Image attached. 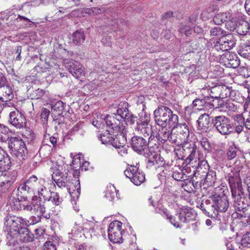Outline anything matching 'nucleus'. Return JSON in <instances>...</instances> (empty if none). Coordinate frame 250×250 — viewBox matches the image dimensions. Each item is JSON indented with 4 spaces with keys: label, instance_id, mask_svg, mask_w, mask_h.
Segmentation results:
<instances>
[{
    "label": "nucleus",
    "instance_id": "40",
    "mask_svg": "<svg viewBox=\"0 0 250 250\" xmlns=\"http://www.w3.org/2000/svg\"><path fill=\"white\" fill-rule=\"evenodd\" d=\"M9 131L10 130L7 127L0 124V141L5 142L8 139Z\"/></svg>",
    "mask_w": 250,
    "mask_h": 250
},
{
    "label": "nucleus",
    "instance_id": "4",
    "mask_svg": "<svg viewBox=\"0 0 250 250\" xmlns=\"http://www.w3.org/2000/svg\"><path fill=\"white\" fill-rule=\"evenodd\" d=\"M23 208L30 211L32 214L34 215L30 218V223H29L30 225L35 224L40 221L41 216L48 218V217L45 215V205L37 196H33L30 204L24 206Z\"/></svg>",
    "mask_w": 250,
    "mask_h": 250
},
{
    "label": "nucleus",
    "instance_id": "61",
    "mask_svg": "<svg viewBox=\"0 0 250 250\" xmlns=\"http://www.w3.org/2000/svg\"><path fill=\"white\" fill-rule=\"evenodd\" d=\"M200 225V222H196L195 223L192 224V227L194 231H198L199 227Z\"/></svg>",
    "mask_w": 250,
    "mask_h": 250
},
{
    "label": "nucleus",
    "instance_id": "64",
    "mask_svg": "<svg viewBox=\"0 0 250 250\" xmlns=\"http://www.w3.org/2000/svg\"><path fill=\"white\" fill-rule=\"evenodd\" d=\"M173 13L172 12H168L166 13L163 15V18L164 19H168L171 17H172Z\"/></svg>",
    "mask_w": 250,
    "mask_h": 250
},
{
    "label": "nucleus",
    "instance_id": "10",
    "mask_svg": "<svg viewBox=\"0 0 250 250\" xmlns=\"http://www.w3.org/2000/svg\"><path fill=\"white\" fill-rule=\"evenodd\" d=\"M144 114L146 116V119L143 121L140 120L139 122H137V126L136 128V131L140 134H143L145 137H148L150 134V137L148 138V140H152L155 138V129L153 130L151 125L149 124V117L146 115V113L142 111V115Z\"/></svg>",
    "mask_w": 250,
    "mask_h": 250
},
{
    "label": "nucleus",
    "instance_id": "27",
    "mask_svg": "<svg viewBox=\"0 0 250 250\" xmlns=\"http://www.w3.org/2000/svg\"><path fill=\"white\" fill-rule=\"evenodd\" d=\"M125 242V250H136L137 246L136 243V237L133 234H128L127 236H124L123 240Z\"/></svg>",
    "mask_w": 250,
    "mask_h": 250
},
{
    "label": "nucleus",
    "instance_id": "30",
    "mask_svg": "<svg viewBox=\"0 0 250 250\" xmlns=\"http://www.w3.org/2000/svg\"><path fill=\"white\" fill-rule=\"evenodd\" d=\"M112 144L110 145L117 148H123L126 143V139L123 134H119L115 135V137L113 135V140L111 141Z\"/></svg>",
    "mask_w": 250,
    "mask_h": 250
},
{
    "label": "nucleus",
    "instance_id": "48",
    "mask_svg": "<svg viewBox=\"0 0 250 250\" xmlns=\"http://www.w3.org/2000/svg\"><path fill=\"white\" fill-rule=\"evenodd\" d=\"M238 73L244 78H248L250 76V69L247 67H240L238 69Z\"/></svg>",
    "mask_w": 250,
    "mask_h": 250
},
{
    "label": "nucleus",
    "instance_id": "17",
    "mask_svg": "<svg viewBox=\"0 0 250 250\" xmlns=\"http://www.w3.org/2000/svg\"><path fill=\"white\" fill-rule=\"evenodd\" d=\"M220 61L227 67L235 68L240 64V60L236 54L230 52H227L223 54Z\"/></svg>",
    "mask_w": 250,
    "mask_h": 250
},
{
    "label": "nucleus",
    "instance_id": "55",
    "mask_svg": "<svg viewBox=\"0 0 250 250\" xmlns=\"http://www.w3.org/2000/svg\"><path fill=\"white\" fill-rule=\"evenodd\" d=\"M7 83L6 79L3 75L0 72V87L7 85L8 84H7Z\"/></svg>",
    "mask_w": 250,
    "mask_h": 250
},
{
    "label": "nucleus",
    "instance_id": "29",
    "mask_svg": "<svg viewBox=\"0 0 250 250\" xmlns=\"http://www.w3.org/2000/svg\"><path fill=\"white\" fill-rule=\"evenodd\" d=\"M196 16H194L193 18L190 17L188 22H182L180 24L179 31L182 35L184 34L186 36H189L191 34V26L192 25H189V23L193 24V22L196 21Z\"/></svg>",
    "mask_w": 250,
    "mask_h": 250
},
{
    "label": "nucleus",
    "instance_id": "9",
    "mask_svg": "<svg viewBox=\"0 0 250 250\" xmlns=\"http://www.w3.org/2000/svg\"><path fill=\"white\" fill-rule=\"evenodd\" d=\"M30 221L25 220L21 217L12 216L8 218L4 222V225L9 228L7 235H13L25 226L30 225Z\"/></svg>",
    "mask_w": 250,
    "mask_h": 250
},
{
    "label": "nucleus",
    "instance_id": "5",
    "mask_svg": "<svg viewBox=\"0 0 250 250\" xmlns=\"http://www.w3.org/2000/svg\"><path fill=\"white\" fill-rule=\"evenodd\" d=\"M205 104V108L208 107L210 109H216L219 108H228L229 109H233L234 108V105L231 101H228L224 103L222 99H216L213 100L212 103H206L205 100L203 99H196L192 102V107L196 109H203L201 107Z\"/></svg>",
    "mask_w": 250,
    "mask_h": 250
},
{
    "label": "nucleus",
    "instance_id": "60",
    "mask_svg": "<svg viewBox=\"0 0 250 250\" xmlns=\"http://www.w3.org/2000/svg\"><path fill=\"white\" fill-rule=\"evenodd\" d=\"M82 230V228L80 227H79L77 225H76L75 226H74L72 229V233H79V232H80Z\"/></svg>",
    "mask_w": 250,
    "mask_h": 250
},
{
    "label": "nucleus",
    "instance_id": "37",
    "mask_svg": "<svg viewBox=\"0 0 250 250\" xmlns=\"http://www.w3.org/2000/svg\"><path fill=\"white\" fill-rule=\"evenodd\" d=\"M236 125L235 131L238 134H243L246 137V140L250 142V132L245 129V126L243 124Z\"/></svg>",
    "mask_w": 250,
    "mask_h": 250
},
{
    "label": "nucleus",
    "instance_id": "13",
    "mask_svg": "<svg viewBox=\"0 0 250 250\" xmlns=\"http://www.w3.org/2000/svg\"><path fill=\"white\" fill-rule=\"evenodd\" d=\"M125 175L135 185L139 186L145 180V174L135 166H131L124 171Z\"/></svg>",
    "mask_w": 250,
    "mask_h": 250
},
{
    "label": "nucleus",
    "instance_id": "32",
    "mask_svg": "<svg viewBox=\"0 0 250 250\" xmlns=\"http://www.w3.org/2000/svg\"><path fill=\"white\" fill-rule=\"evenodd\" d=\"M173 170L172 177L175 180L182 181L188 179V176L180 167H175Z\"/></svg>",
    "mask_w": 250,
    "mask_h": 250
},
{
    "label": "nucleus",
    "instance_id": "8",
    "mask_svg": "<svg viewBox=\"0 0 250 250\" xmlns=\"http://www.w3.org/2000/svg\"><path fill=\"white\" fill-rule=\"evenodd\" d=\"M8 147L11 154L18 158L20 162L24 160L27 149L25 143L21 139L11 138L8 141Z\"/></svg>",
    "mask_w": 250,
    "mask_h": 250
},
{
    "label": "nucleus",
    "instance_id": "53",
    "mask_svg": "<svg viewBox=\"0 0 250 250\" xmlns=\"http://www.w3.org/2000/svg\"><path fill=\"white\" fill-rule=\"evenodd\" d=\"M17 172L15 170L10 172L8 173V177L10 179L6 181L7 183H9V185L12 184L14 183L17 177Z\"/></svg>",
    "mask_w": 250,
    "mask_h": 250
},
{
    "label": "nucleus",
    "instance_id": "46",
    "mask_svg": "<svg viewBox=\"0 0 250 250\" xmlns=\"http://www.w3.org/2000/svg\"><path fill=\"white\" fill-rule=\"evenodd\" d=\"M82 162H81L80 156L79 155H75L73 159L72 165L74 166L75 165L79 164L80 167H84V169L86 170L87 168H86V167H87L88 165H89L88 162H85L84 163L82 164Z\"/></svg>",
    "mask_w": 250,
    "mask_h": 250
},
{
    "label": "nucleus",
    "instance_id": "56",
    "mask_svg": "<svg viewBox=\"0 0 250 250\" xmlns=\"http://www.w3.org/2000/svg\"><path fill=\"white\" fill-rule=\"evenodd\" d=\"M34 93L36 94L35 98L37 99H40L44 94L43 91L42 89H37L35 91Z\"/></svg>",
    "mask_w": 250,
    "mask_h": 250
},
{
    "label": "nucleus",
    "instance_id": "1",
    "mask_svg": "<svg viewBox=\"0 0 250 250\" xmlns=\"http://www.w3.org/2000/svg\"><path fill=\"white\" fill-rule=\"evenodd\" d=\"M71 168V166L63 164L54 170L52 174V179L55 184L61 188H64L69 194L72 196L75 191L79 193L80 183L79 180L71 179L68 176V172Z\"/></svg>",
    "mask_w": 250,
    "mask_h": 250
},
{
    "label": "nucleus",
    "instance_id": "50",
    "mask_svg": "<svg viewBox=\"0 0 250 250\" xmlns=\"http://www.w3.org/2000/svg\"><path fill=\"white\" fill-rule=\"evenodd\" d=\"M51 109H63L64 108V104L62 101H58L55 103L52 102L50 104Z\"/></svg>",
    "mask_w": 250,
    "mask_h": 250
},
{
    "label": "nucleus",
    "instance_id": "6",
    "mask_svg": "<svg viewBox=\"0 0 250 250\" xmlns=\"http://www.w3.org/2000/svg\"><path fill=\"white\" fill-rule=\"evenodd\" d=\"M231 190L232 197L234 199L233 206L238 210L244 208V201L240 196L241 187L239 186L240 178L236 173L234 176H230L229 179Z\"/></svg>",
    "mask_w": 250,
    "mask_h": 250
},
{
    "label": "nucleus",
    "instance_id": "49",
    "mask_svg": "<svg viewBox=\"0 0 250 250\" xmlns=\"http://www.w3.org/2000/svg\"><path fill=\"white\" fill-rule=\"evenodd\" d=\"M233 120L235 122L237 123L238 124H243L245 125L246 117L243 115V112L242 114H236L234 115Z\"/></svg>",
    "mask_w": 250,
    "mask_h": 250
},
{
    "label": "nucleus",
    "instance_id": "51",
    "mask_svg": "<svg viewBox=\"0 0 250 250\" xmlns=\"http://www.w3.org/2000/svg\"><path fill=\"white\" fill-rule=\"evenodd\" d=\"M226 25L229 30L230 31L236 30V32H237V21H235L229 20L226 22Z\"/></svg>",
    "mask_w": 250,
    "mask_h": 250
},
{
    "label": "nucleus",
    "instance_id": "43",
    "mask_svg": "<svg viewBox=\"0 0 250 250\" xmlns=\"http://www.w3.org/2000/svg\"><path fill=\"white\" fill-rule=\"evenodd\" d=\"M163 213L174 227L177 228L180 227L178 222L175 221V218L170 214L169 212L167 209H163Z\"/></svg>",
    "mask_w": 250,
    "mask_h": 250
},
{
    "label": "nucleus",
    "instance_id": "20",
    "mask_svg": "<svg viewBox=\"0 0 250 250\" xmlns=\"http://www.w3.org/2000/svg\"><path fill=\"white\" fill-rule=\"evenodd\" d=\"M171 114V110H154V118L158 126H167L168 118Z\"/></svg>",
    "mask_w": 250,
    "mask_h": 250
},
{
    "label": "nucleus",
    "instance_id": "25",
    "mask_svg": "<svg viewBox=\"0 0 250 250\" xmlns=\"http://www.w3.org/2000/svg\"><path fill=\"white\" fill-rule=\"evenodd\" d=\"M237 34L241 36L250 35V24L246 20L239 19L237 21Z\"/></svg>",
    "mask_w": 250,
    "mask_h": 250
},
{
    "label": "nucleus",
    "instance_id": "18",
    "mask_svg": "<svg viewBox=\"0 0 250 250\" xmlns=\"http://www.w3.org/2000/svg\"><path fill=\"white\" fill-rule=\"evenodd\" d=\"M9 122L17 128H21L25 125L26 119L23 114L20 110H14L10 113Z\"/></svg>",
    "mask_w": 250,
    "mask_h": 250
},
{
    "label": "nucleus",
    "instance_id": "45",
    "mask_svg": "<svg viewBox=\"0 0 250 250\" xmlns=\"http://www.w3.org/2000/svg\"><path fill=\"white\" fill-rule=\"evenodd\" d=\"M211 36L222 37L225 35L224 31L219 26L212 28L210 31Z\"/></svg>",
    "mask_w": 250,
    "mask_h": 250
},
{
    "label": "nucleus",
    "instance_id": "21",
    "mask_svg": "<svg viewBox=\"0 0 250 250\" xmlns=\"http://www.w3.org/2000/svg\"><path fill=\"white\" fill-rule=\"evenodd\" d=\"M38 183L37 177L35 175H32L23 184H21L18 189H21L28 193H32L35 189V187Z\"/></svg>",
    "mask_w": 250,
    "mask_h": 250
},
{
    "label": "nucleus",
    "instance_id": "15",
    "mask_svg": "<svg viewBox=\"0 0 250 250\" xmlns=\"http://www.w3.org/2000/svg\"><path fill=\"white\" fill-rule=\"evenodd\" d=\"M236 44V40L231 34H225L219 37L215 44L217 50L227 51L232 48Z\"/></svg>",
    "mask_w": 250,
    "mask_h": 250
},
{
    "label": "nucleus",
    "instance_id": "26",
    "mask_svg": "<svg viewBox=\"0 0 250 250\" xmlns=\"http://www.w3.org/2000/svg\"><path fill=\"white\" fill-rule=\"evenodd\" d=\"M14 97L13 90L7 85L0 87V100L2 102L11 101Z\"/></svg>",
    "mask_w": 250,
    "mask_h": 250
},
{
    "label": "nucleus",
    "instance_id": "44",
    "mask_svg": "<svg viewBox=\"0 0 250 250\" xmlns=\"http://www.w3.org/2000/svg\"><path fill=\"white\" fill-rule=\"evenodd\" d=\"M241 244L243 247L250 248V231L247 232L243 235Z\"/></svg>",
    "mask_w": 250,
    "mask_h": 250
},
{
    "label": "nucleus",
    "instance_id": "19",
    "mask_svg": "<svg viewBox=\"0 0 250 250\" xmlns=\"http://www.w3.org/2000/svg\"><path fill=\"white\" fill-rule=\"evenodd\" d=\"M66 64L69 72L76 78L78 79L84 75V68L78 62L70 61Z\"/></svg>",
    "mask_w": 250,
    "mask_h": 250
},
{
    "label": "nucleus",
    "instance_id": "24",
    "mask_svg": "<svg viewBox=\"0 0 250 250\" xmlns=\"http://www.w3.org/2000/svg\"><path fill=\"white\" fill-rule=\"evenodd\" d=\"M179 219L184 223H187L194 220L196 217V214L190 209L183 207L179 209Z\"/></svg>",
    "mask_w": 250,
    "mask_h": 250
},
{
    "label": "nucleus",
    "instance_id": "62",
    "mask_svg": "<svg viewBox=\"0 0 250 250\" xmlns=\"http://www.w3.org/2000/svg\"><path fill=\"white\" fill-rule=\"evenodd\" d=\"M243 115L246 117V121L250 120V110H244L243 112Z\"/></svg>",
    "mask_w": 250,
    "mask_h": 250
},
{
    "label": "nucleus",
    "instance_id": "58",
    "mask_svg": "<svg viewBox=\"0 0 250 250\" xmlns=\"http://www.w3.org/2000/svg\"><path fill=\"white\" fill-rule=\"evenodd\" d=\"M102 42L103 44L106 46H110L111 44L110 39L109 38V39H107L106 37H104L102 41Z\"/></svg>",
    "mask_w": 250,
    "mask_h": 250
},
{
    "label": "nucleus",
    "instance_id": "36",
    "mask_svg": "<svg viewBox=\"0 0 250 250\" xmlns=\"http://www.w3.org/2000/svg\"><path fill=\"white\" fill-rule=\"evenodd\" d=\"M38 193L39 197H38L39 200H42V198L44 200L46 201L49 198V195L51 193L50 191L44 186H42L38 188Z\"/></svg>",
    "mask_w": 250,
    "mask_h": 250
},
{
    "label": "nucleus",
    "instance_id": "31",
    "mask_svg": "<svg viewBox=\"0 0 250 250\" xmlns=\"http://www.w3.org/2000/svg\"><path fill=\"white\" fill-rule=\"evenodd\" d=\"M113 135L108 130L104 131L102 133L98 134V138L101 141L102 144L106 145H110L113 140Z\"/></svg>",
    "mask_w": 250,
    "mask_h": 250
},
{
    "label": "nucleus",
    "instance_id": "54",
    "mask_svg": "<svg viewBox=\"0 0 250 250\" xmlns=\"http://www.w3.org/2000/svg\"><path fill=\"white\" fill-rule=\"evenodd\" d=\"M44 250H57L56 246L51 242H46L44 245Z\"/></svg>",
    "mask_w": 250,
    "mask_h": 250
},
{
    "label": "nucleus",
    "instance_id": "42",
    "mask_svg": "<svg viewBox=\"0 0 250 250\" xmlns=\"http://www.w3.org/2000/svg\"><path fill=\"white\" fill-rule=\"evenodd\" d=\"M115 190L116 189L114 187L108 188L105 192V198L108 201H112L114 199L116 195Z\"/></svg>",
    "mask_w": 250,
    "mask_h": 250
},
{
    "label": "nucleus",
    "instance_id": "34",
    "mask_svg": "<svg viewBox=\"0 0 250 250\" xmlns=\"http://www.w3.org/2000/svg\"><path fill=\"white\" fill-rule=\"evenodd\" d=\"M239 148L234 144L230 145L227 150L226 159L228 160H231L236 157Z\"/></svg>",
    "mask_w": 250,
    "mask_h": 250
},
{
    "label": "nucleus",
    "instance_id": "3",
    "mask_svg": "<svg viewBox=\"0 0 250 250\" xmlns=\"http://www.w3.org/2000/svg\"><path fill=\"white\" fill-rule=\"evenodd\" d=\"M178 138L184 142L182 147L183 157H186L187 162L189 163L195 156L196 151V145L193 143H188V138L189 135V130L188 125L185 124H179L177 127Z\"/></svg>",
    "mask_w": 250,
    "mask_h": 250
},
{
    "label": "nucleus",
    "instance_id": "22",
    "mask_svg": "<svg viewBox=\"0 0 250 250\" xmlns=\"http://www.w3.org/2000/svg\"><path fill=\"white\" fill-rule=\"evenodd\" d=\"M11 166V162L8 154L0 147V175L2 172L8 170Z\"/></svg>",
    "mask_w": 250,
    "mask_h": 250
},
{
    "label": "nucleus",
    "instance_id": "23",
    "mask_svg": "<svg viewBox=\"0 0 250 250\" xmlns=\"http://www.w3.org/2000/svg\"><path fill=\"white\" fill-rule=\"evenodd\" d=\"M113 114L115 115L113 117L117 120H124L131 124H134L137 118V117L134 116L129 110H116V113H114Z\"/></svg>",
    "mask_w": 250,
    "mask_h": 250
},
{
    "label": "nucleus",
    "instance_id": "28",
    "mask_svg": "<svg viewBox=\"0 0 250 250\" xmlns=\"http://www.w3.org/2000/svg\"><path fill=\"white\" fill-rule=\"evenodd\" d=\"M209 122V118L208 114H203L201 115L198 120V130L202 132H207Z\"/></svg>",
    "mask_w": 250,
    "mask_h": 250
},
{
    "label": "nucleus",
    "instance_id": "59",
    "mask_svg": "<svg viewBox=\"0 0 250 250\" xmlns=\"http://www.w3.org/2000/svg\"><path fill=\"white\" fill-rule=\"evenodd\" d=\"M245 8L248 14L250 15V0H246L245 3Z\"/></svg>",
    "mask_w": 250,
    "mask_h": 250
},
{
    "label": "nucleus",
    "instance_id": "52",
    "mask_svg": "<svg viewBox=\"0 0 250 250\" xmlns=\"http://www.w3.org/2000/svg\"><path fill=\"white\" fill-rule=\"evenodd\" d=\"M209 168V165L206 160H199L198 163V166L197 167V170L198 171H199V170L201 169H205V170L208 169Z\"/></svg>",
    "mask_w": 250,
    "mask_h": 250
},
{
    "label": "nucleus",
    "instance_id": "16",
    "mask_svg": "<svg viewBox=\"0 0 250 250\" xmlns=\"http://www.w3.org/2000/svg\"><path fill=\"white\" fill-rule=\"evenodd\" d=\"M155 136L159 142L164 144L167 140L171 143H177V139L174 138V136L171 134L169 129L166 127V126H158V128L156 127L155 129Z\"/></svg>",
    "mask_w": 250,
    "mask_h": 250
},
{
    "label": "nucleus",
    "instance_id": "41",
    "mask_svg": "<svg viewBox=\"0 0 250 250\" xmlns=\"http://www.w3.org/2000/svg\"><path fill=\"white\" fill-rule=\"evenodd\" d=\"M239 54L244 58L248 59L250 56V45L244 44L239 49Z\"/></svg>",
    "mask_w": 250,
    "mask_h": 250
},
{
    "label": "nucleus",
    "instance_id": "35",
    "mask_svg": "<svg viewBox=\"0 0 250 250\" xmlns=\"http://www.w3.org/2000/svg\"><path fill=\"white\" fill-rule=\"evenodd\" d=\"M84 41L85 35L83 32L77 30L73 33L72 41L76 45L81 44Z\"/></svg>",
    "mask_w": 250,
    "mask_h": 250
},
{
    "label": "nucleus",
    "instance_id": "7",
    "mask_svg": "<svg viewBox=\"0 0 250 250\" xmlns=\"http://www.w3.org/2000/svg\"><path fill=\"white\" fill-rule=\"evenodd\" d=\"M33 239V235L25 226L12 234L6 235V243L8 246H15L19 242H29Z\"/></svg>",
    "mask_w": 250,
    "mask_h": 250
},
{
    "label": "nucleus",
    "instance_id": "33",
    "mask_svg": "<svg viewBox=\"0 0 250 250\" xmlns=\"http://www.w3.org/2000/svg\"><path fill=\"white\" fill-rule=\"evenodd\" d=\"M229 14L227 12L219 13L217 14L213 19V23L216 25L222 24L229 18Z\"/></svg>",
    "mask_w": 250,
    "mask_h": 250
},
{
    "label": "nucleus",
    "instance_id": "47",
    "mask_svg": "<svg viewBox=\"0 0 250 250\" xmlns=\"http://www.w3.org/2000/svg\"><path fill=\"white\" fill-rule=\"evenodd\" d=\"M200 144L202 147L208 152L210 151L211 147L208 139L207 138H203L200 140Z\"/></svg>",
    "mask_w": 250,
    "mask_h": 250
},
{
    "label": "nucleus",
    "instance_id": "63",
    "mask_svg": "<svg viewBox=\"0 0 250 250\" xmlns=\"http://www.w3.org/2000/svg\"><path fill=\"white\" fill-rule=\"evenodd\" d=\"M8 101V102H5V103L3 104V107H13L15 108L14 105L11 102Z\"/></svg>",
    "mask_w": 250,
    "mask_h": 250
},
{
    "label": "nucleus",
    "instance_id": "57",
    "mask_svg": "<svg viewBox=\"0 0 250 250\" xmlns=\"http://www.w3.org/2000/svg\"><path fill=\"white\" fill-rule=\"evenodd\" d=\"M90 10L93 12V15H97L101 14L103 12V9L96 7L91 8V10Z\"/></svg>",
    "mask_w": 250,
    "mask_h": 250
},
{
    "label": "nucleus",
    "instance_id": "38",
    "mask_svg": "<svg viewBox=\"0 0 250 250\" xmlns=\"http://www.w3.org/2000/svg\"><path fill=\"white\" fill-rule=\"evenodd\" d=\"M178 117L176 114H173L171 111V114L169 117L168 118L167 125L169 127H172V129L176 128L177 126L179 125L178 124Z\"/></svg>",
    "mask_w": 250,
    "mask_h": 250
},
{
    "label": "nucleus",
    "instance_id": "12",
    "mask_svg": "<svg viewBox=\"0 0 250 250\" xmlns=\"http://www.w3.org/2000/svg\"><path fill=\"white\" fill-rule=\"evenodd\" d=\"M212 204L211 208L215 214L218 212H226L229 206L228 197L225 194L222 195H213L211 197Z\"/></svg>",
    "mask_w": 250,
    "mask_h": 250
},
{
    "label": "nucleus",
    "instance_id": "2",
    "mask_svg": "<svg viewBox=\"0 0 250 250\" xmlns=\"http://www.w3.org/2000/svg\"><path fill=\"white\" fill-rule=\"evenodd\" d=\"M131 145L132 148L139 153H146L147 157V163L150 166H154L159 163V162H163L160 155L152 150L150 147L147 148V141L141 136H134L131 138Z\"/></svg>",
    "mask_w": 250,
    "mask_h": 250
},
{
    "label": "nucleus",
    "instance_id": "11",
    "mask_svg": "<svg viewBox=\"0 0 250 250\" xmlns=\"http://www.w3.org/2000/svg\"><path fill=\"white\" fill-rule=\"evenodd\" d=\"M122 223L115 221L111 222L108 227V236L111 242L114 243L123 242L122 231L121 230Z\"/></svg>",
    "mask_w": 250,
    "mask_h": 250
},
{
    "label": "nucleus",
    "instance_id": "39",
    "mask_svg": "<svg viewBox=\"0 0 250 250\" xmlns=\"http://www.w3.org/2000/svg\"><path fill=\"white\" fill-rule=\"evenodd\" d=\"M62 200V198L60 197L59 193L54 192H51L49 198L47 200V201H51V202L56 206L60 205Z\"/></svg>",
    "mask_w": 250,
    "mask_h": 250
},
{
    "label": "nucleus",
    "instance_id": "14",
    "mask_svg": "<svg viewBox=\"0 0 250 250\" xmlns=\"http://www.w3.org/2000/svg\"><path fill=\"white\" fill-rule=\"evenodd\" d=\"M214 124L217 130L223 135L229 134L234 130V128L230 124L228 119L224 116L216 117Z\"/></svg>",
    "mask_w": 250,
    "mask_h": 250
}]
</instances>
